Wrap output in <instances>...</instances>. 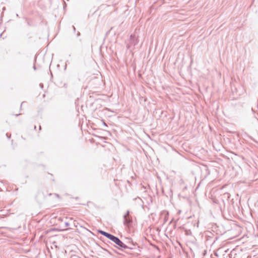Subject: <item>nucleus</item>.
Returning <instances> with one entry per match:
<instances>
[{"instance_id":"1","label":"nucleus","mask_w":258,"mask_h":258,"mask_svg":"<svg viewBox=\"0 0 258 258\" xmlns=\"http://www.w3.org/2000/svg\"><path fill=\"white\" fill-rule=\"evenodd\" d=\"M110 240L114 242L116 244H117L118 246V248L121 250L125 249H133L134 247H131L129 245H126L124 243H123L118 237L112 235Z\"/></svg>"},{"instance_id":"2","label":"nucleus","mask_w":258,"mask_h":258,"mask_svg":"<svg viewBox=\"0 0 258 258\" xmlns=\"http://www.w3.org/2000/svg\"><path fill=\"white\" fill-rule=\"evenodd\" d=\"M123 225L127 227H130L133 223L132 216L130 215V212L127 211L126 213L123 215Z\"/></svg>"},{"instance_id":"3","label":"nucleus","mask_w":258,"mask_h":258,"mask_svg":"<svg viewBox=\"0 0 258 258\" xmlns=\"http://www.w3.org/2000/svg\"><path fill=\"white\" fill-rule=\"evenodd\" d=\"M139 42V40L138 38H136L135 35H131L130 36V42L128 45V48H130L132 47V46H135L136 45H137Z\"/></svg>"},{"instance_id":"4","label":"nucleus","mask_w":258,"mask_h":258,"mask_svg":"<svg viewBox=\"0 0 258 258\" xmlns=\"http://www.w3.org/2000/svg\"><path fill=\"white\" fill-rule=\"evenodd\" d=\"M128 240L129 242H127V245L134 247L133 249L136 250L137 252H141V247L138 245L136 242H134L131 239H129Z\"/></svg>"},{"instance_id":"5","label":"nucleus","mask_w":258,"mask_h":258,"mask_svg":"<svg viewBox=\"0 0 258 258\" xmlns=\"http://www.w3.org/2000/svg\"><path fill=\"white\" fill-rule=\"evenodd\" d=\"M98 232L100 233H101L102 235L105 236V237H106L107 238H108L109 239L112 235V234H111L109 233H107L105 231H102V230H99Z\"/></svg>"},{"instance_id":"6","label":"nucleus","mask_w":258,"mask_h":258,"mask_svg":"<svg viewBox=\"0 0 258 258\" xmlns=\"http://www.w3.org/2000/svg\"><path fill=\"white\" fill-rule=\"evenodd\" d=\"M224 196H227V197H228V198H229V197H230V195H229V193H227V192L225 193V194H224Z\"/></svg>"},{"instance_id":"7","label":"nucleus","mask_w":258,"mask_h":258,"mask_svg":"<svg viewBox=\"0 0 258 258\" xmlns=\"http://www.w3.org/2000/svg\"><path fill=\"white\" fill-rule=\"evenodd\" d=\"M66 227H68L69 225V223L68 222H65Z\"/></svg>"},{"instance_id":"8","label":"nucleus","mask_w":258,"mask_h":258,"mask_svg":"<svg viewBox=\"0 0 258 258\" xmlns=\"http://www.w3.org/2000/svg\"><path fill=\"white\" fill-rule=\"evenodd\" d=\"M103 125H104V126H107V125L106 123L104 121H103Z\"/></svg>"},{"instance_id":"9","label":"nucleus","mask_w":258,"mask_h":258,"mask_svg":"<svg viewBox=\"0 0 258 258\" xmlns=\"http://www.w3.org/2000/svg\"><path fill=\"white\" fill-rule=\"evenodd\" d=\"M6 136L9 139L10 138V136H9L8 134H6Z\"/></svg>"},{"instance_id":"10","label":"nucleus","mask_w":258,"mask_h":258,"mask_svg":"<svg viewBox=\"0 0 258 258\" xmlns=\"http://www.w3.org/2000/svg\"><path fill=\"white\" fill-rule=\"evenodd\" d=\"M73 30H74V31H75V30H76L75 27L74 26H73Z\"/></svg>"},{"instance_id":"11","label":"nucleus","mask_w":258,"mask_h":258,"mask_svg":"<svg viewBox=\"0 0 258 258\" xmlns=\"http://www.w3.org/2000/svg\"><path fill=\"white\" fill-rule=\"evenodd\" d=\"M77 35H78V36L80 35V33L79 32H78Z\"/></svg>"},{"instance_id":"12","label":"nucleus","mask_w":258,"mask_h":258,"mask_svg":"<svg viewBox=\"0 0 258 258\" xmlns=\"http://www.w3.org/2000/svg\"><path fill=\"white\" fill-rule=\"evenodd\" d=\"M34 70H35V69H36L35 66H34Z\"/></svg>"},{"instance_id":"13","label":"nucleus","mask_w":258,"mask_h":258,"mask_svg":"<svg viewBox=\"0 0 258 258\" xmlns=\"http://www.w3.org/2000/svg\"><path fill=\"white\" fill-rule=\"evenodd\" d=\"M24 103V102H22L21 105H22Z\"/></svg>"}]
</instances>
